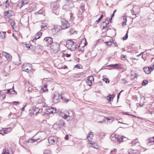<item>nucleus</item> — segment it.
Masks as SVG:
<instances>
[{
    "mask_svg": "<svg viewBox=\"0 0 154 154\" xmlns=\"http://www.w3.org/2000/svg\"><path fill=\"white\" fill-rule=\"evenodd\" d=\"M121 58L122 59L123 58H125L126 57V55H124L122 54L121 55Z\"/></svg>",
    "mask_w": 154,
    "mask_h": 154,
    "instance_id": "nucleus-56",
    "label": "nucleus"
},
{
    "mask_svg": "<svg viewBox=\"0 0 154 154\" xmlns=\"http://www.w3.org/2000/svg\"><path fill=\"white\" fill-rule=\"evenodd\" d=\"M51 51L52 52L55 54L60 51V45L57 43L54 42L52 45L50 47Z\"/></svg>",
    "mask_w": 154,
    "mask_h": 154,
    "instance_id": "nucleus-4",
    "label": "nucleus"
},
{
    "mask_svg": "<svg viewBox=\"0 0 154 154\" xmlns=\"http://www.w3.org/2000/svg\"><path fill=\"white\" fill-rule=\"evenodd\" d=\"M47 26L46 24L45 23H43L41 25V27L42 29L45 28V27L47 28Z\"/></svg>",
    "mask_w": 154,
    "mask_h": 154,
    "instance_id": "nucleus-39",
    "label": "nucleus"
},
{
    "mask_svg": "<svg viewBox=\"0 0 154 154\" xmlns=\"http://www.w3.org/2000/svg\"><path fill=\"white\" fill-rule=\"evenodd\" d=\"M12 150L10 148L5 147L3 150L2 154H13Z\"/></svg>",
    "mask_w": 154,
    "mask_h": 154,
    "instance_id": "nucleus-13",
    "label": "nucleus"
},
{
    "mask_svg": "<svg viewBox=\"0 0 154 154\" xmlns=\"http://www.w3.org/2000/svg\"><path fill=\"white\" fill-rule=\"evenodd\" d=\"M30 112H29L30 115L31 117H34V116H36L38 113H40L42 111V109H39L38 108H35L32 110H30Z\"/></svg>",
    "mask_w": 154,
    "mask_h": 154,
    "instance_id": "nucleus-6",
    "label": "nucleus"
},
{
    "mask_svg": "<svg viewBox=\"0 0 154 154\" xmlns=\"http://www.w3.org/2000/svg\"><path fill=\"white\" fill-rule=\"evenodd\" d=\"M61 96L58 92H56L54 94L53 98V102L54 103H56L58 102Z\"/></svg>",
    "mask_w": 154,
    "mask_h": 154,
    "instance_id": "nucleus-7",
    "label": "nucleus"
},
{
    "mask_svg": "<svg viewBox=\"0 0 154 154\" xmlns=\"http://www.w3.org/2000/svg\"><path fill=\"white\" fill-rule=\"evenodd\" d=\"M136 7H134L133 8V9L131 10V12L132 13V15H136V13L138 12V11H137L136 10Z\"/></svg>",
    "mask_w": 154,
    "mask_h": 154,
    "instance_id": "nucleus-30",
    "label": "nucleus"
},
{
    "mask_svg": "<svg viewBox=\"0 0 154 154\" xmlns=\"http://www.w3.org/2000/svg\"><path fill=\"white\" fill-rule=\"evenodd\" d=\"M143 70L147 74H149L151 72V70H150L148 67L144 68Z\"/></svg>",
    "mask_w": 154,
    "mask_h": 154,
    "instance_id": "nucleus-22",
    "label": "nucleus"
},
{
    "mask_svg": "<svg viewBox=\"0 0 154 154\" xmlns=\"http://www.w3.org/2000/svg\"><path fill=\"white\" fill-rule=\"evenodd\" d=\"M136 76V74H135V73L134 74H131V77L132 78H133V79H134L135 78V76Z\"/></svg>",
    "mask_w": 154,
    "mask_h": 154,
    "instance_id": "nucleus-54",
    "label": "nucleus"
},
{
    "mask_svg": "<svg viewBox=\"0 0 154 154\" xmlns=\"http://www.w3.org/2000/svg\"><path fill=\"white\" fill-rule=\"evenodd\" d=\"M94 143V142H91L90 140V141H88V144L90 145V146H93Z\"/></svg>",
    "mask_w": 154,
    "mask_h": 154,
    "instance_id": "nucleus-50",
    "label": "nucleus"
},
{
    "mask_svg": "<svg viewBox=\"0 0 154 154\" xmlns=\"http://www.w3.org/2000/svg\"><path fill=\"white\" fill-rule=\"evenodd\" d=\"M151 71L154 69V65H151L148 67Z\"/></svg>",
    "mask_w": 154,
    "mask_h": 154,
    "instance_id": "nucleus-43",
    "label": "nucleus"
},
{
    "mask_svg": "<svg viewBox=\"0 0 154 154\" xmlns=\"http://www.w3.org/2000/svg\"><path fill=\"white\" fill-rule=\"evenodd\" d=\"M119 65H120V64H111L110 65V66L111 67H113L114 68L116 69H118L119 67Z\"/></svg>",
    "mask_w": 154,
    "mask_h": 154,
    "instance_id": "nucleus-26",
    "label": "nucleus"
},
{
    "mask_svg": "<svg viewBox=\"0 0 154 154\" xmlns=\"http://www.w3.org/2000/svg\"><path fill=\"white\" fill-rule=\"evenodd\" d=\"M61 116L63 118L65 119H66V118H67L68 116L70 117V116H69V115L68 116L67 115H66V114L63 113H61Z\"/></svg>",
    "mask_w": 154,
    "mask_h": 154,
    "instance_id": "nucleus-35",
    "label": "nucleus"
},
{
    "mask_svg": "<svg viewBox=\"0 0 154 154\" xmlns=\"http://www.w3.org/2000/svg\"><path fill=\"white\" fill-rule=\"evenodd\" d=\"M42 35V33L41 32H39L37 33L35 35V38H33V39L32 40V41L34 42H35V41L36 39L39 38L40 36Z\"/></svg>",
    "mask_w": 154,
    "mask_h": 154,
    "instance_id": "nucleus-16",
    "label": "nucleus"
},
{
    "mask_svg": "<svg viewBox=\"0 0 154 154\" xmlns=\"http://www.w3.org/2000/svg\"><path fill=\"white\" fill-rule=\"evenodd\" d=\"M107 23H106V21H104L102 23V24H103V25H104V24H105V25L103 26L102 29H104L107 27L106 25L107 24H108L109 23V22L108 21H107Z\"/></svg>",
    "mask_w": 154,
    "mask_h": 154,
    "instance_id": "nucleus-33",
    "label": "nucleus"
},
{
    "mask_svg": "<svg viewBox=\"0 0 154 154\" xmlns=\"http://www.w3.org/2000/svg\"><path fill=\"white\" fill-rule=\"evenodd\" d=\"M87 79L92 82L94 80L93 77L92 76H89Z\"/></svg>",
    "mask_w": 154,
    "mask_h": 154,
    "instance_id": "nucleus-47",
    "label": "nucleus"
},
{
    "mask_svg": "<svg viewBox=\"0 0 154 154\" xmlns=\"http://www.w3.org/2000/svg\"><path fill=\"white\" fill-rule=\"evenodd\" d=\"M2 54L6 58L8 62H9L12 60V57L9 54L4 52L2 53Z\"/></svg>",
    "mask_w": 154,
    "mask_h": 154,
    "instance_id": "nucleus-12",
    "label": "nucleus"
},
{
    "mask_svg": "<svg viewBox=\"0 0 154 154\" xmlns=\"http://www.w3.org/2000/svg\"><path fill=\"white\" fill-rule=\"evenodd\" d=\"M62 29V28L60 26L56 25L54 26V28L51 29L52 32L54 34H55L56 32H58Z\"/></svg>",
    "mask_w": 154,
    "mask_h": 154,
    "instance_id": "nucleus-11",
    "label": "nucleus"
},
{
    "mask_svg": "<svg viewBox=\"0 0 154 154\" xmlns=\"http://www.w3.org/2000/svg\"><path fill=\"white\" fill-rule=\"evenodd\" d=\"M9 5V3L8 0H5L4 1H2L0 5V6H2V7H5L7 8Z\"/></svg>",
    "mask_w": 154,
    "mask_h": 154,
    "instance_id": "nucleus-9",
    "label": "nucleus"
},
{
    "mask_svg": "<svg viewBox=\"0 0 154 154\" xmlns=\"http://www.w3.org/2000/svg\"><path fill=\"white\" fill-rule=\"evenodd\" d=\"M81 66L80 65H76L75 66V67L77 68H78L80 69L81 68Z\"/></svg>",
    "mask_w": 154,
    "mask_h": 154,
    "instance_id": "nucleus-59",
    "label": "nucleus"
},
{
    "mask_svg": "<svg viewBox=\"0 0 154 154\" xmlns=\"http://www.w3.org/2000/svg\"><path fill=\"white\" fill-rule=\"evenodd\" d=\"M121 81L122 83H125L126 82V80L125 79H121Z\"/></svg>",
    "mask_w": 154,
    "mask_h": 154,
    "instance_id": "nucleus-48",
    "label": "nucleus"
},
{
    "mask_svg": "<svg viewBox=\"0 0 154 154\" xmlns=\"http://www.w3.org/2000/svg\"><path fill=\"white\" fill-rule=\"evenodd\" d=\"M22 70L23 71L27 72H31L32 68V65L29 63H25L22 66Z\"/></svg>",
    "mask_w": 154,
    "mask_h": 154,
    "instance_id": "nucleus-5",
    "label": "nucleus"
},
{
    "mask_svg": "<svg viewBox=\"0 0 154 154\" xmlns=\"http://www.w3.org/2000/svg\"><path fill=\"white\" fill-rule=\"evenodd\" d=\"M89 146L92 147L96 149H98L99 148V146L98 145L97 143L95 142H94L93 146Z\"/></svg>",
    "mask_w": 154,
    "mask_h": 154,
    "instance_id": "nucleus-31",
    "label": "nucleus"
},
{
    "mask_svg": "<svg viewBox=\"0 0 154 154\" xmlns=\"http://www.w3.org/2000/svg\"><path fill=\"white\" fill-rule=\"evenodd\" d=\"M101 20L100 18H99L98 19L96 20L95 22V23L97 24Z\"/></svg>",
    "mask_w": 154,
    "mask_h": 154,
    "instance_id": "nucleus-53",
    "label": "nucleus"
},
{
    "mask_svg": "<svg viewBox=\"0 0 154 154\" xmlns=\"http://www.w3.org/2000/svg\"><path fill=\"white\" fill-rule=\"evenodd\" d=\"M47 90V86L45 85L44 86V87L43 88H42V89L41 90V92L42 93Z\"/></svg>",
    "mask_w": 154,
    "mask_h": 154,
    "instance_id": "nucleus-34",
    "label": "nucleus"
},
{
    "mask_svg": "<svg viewBox=\"0 0 154 154\" xmlns=\"http://www.w3.org/2000/svg\"><path fill=\"white\" fill-rule=\"evenodd\" d=\"M37 47L38 49L42 50L43 49V47L40 45H38Z\"/></svg>",
    "mask_w": 154,
    "mask_h": 154,
    "instance_id": "nucleus-45",
    "label": "nucleus"
},
{
    "mask_svg": "<svg viewBox=\"0 0 154 154\" xmlns=\"http://www.w3.org/2000/svg\"><path fill=\"white\" fill-rule=\"evenodd\" d=\"M74 18V17H73V14H71L70 15V19L71 20H72Z\"/></svg>",
    "mask_w": 154,
    "mask_h": 154,
    "instance_id": "nucleus-49",
    "label": "nucleus"
},
{
    "mask_svg": "<svg viewBox=\"0 0 154 154\" xmlns=\"http://www.w3.org/2000/svg\"><path fill=\"white\" fill-rule=\"evenodd\" d=\"M128 31H127V33L125 35V36L123 37L122 39L124 40H126L128 37Z\"/></svg>",
    "mask_w": 154,
    "mask_h": 154,
    "instance_id": "nucleus-42",
    "label": "nucleus"
},
{
    "mask_svg": "<svg viewBox=\"0 0 154 154\" xmlns=\"http://www.w3.org/2000/svg\"><path fill=\"white\" fill-rule=\"evenodd\" d=\"M122 25H125L126 24V22L127 21V19L126 17L125 16H123L122 18Z\"/></svg>",
    "mask_w": 154,
    "mask_h": 154,
    "instance_id": "nucleus-21",
    "label": "nucleus"
},
{
    "mask_svg": "<svg viewBox=\"0 0 154 154\" xmlns=\"http://www.w3.org/2000/svg\"><path fill=\"white\" fill-rule=\"evenodd\" d=\"M100 117L101 118H103L104 119L103 121H99V122H98L99 123H103V122L104 121H105L106 120V119H107L108 122H109V123H111L114 120V119L112 118L111 117L110 118H108L107 117H103V116H100Z\"/></svg>",
    "mask_w": 154,
    "mask_h": 154,
    "instance_id": "nucleus-15",
    "label": "nucleus"
},
{
    "mask_svg": "<svg viewBox=\"0 0 154 154\" xmlns=\"http://www.w3.org/2000/svg\"><path fill=\"white\" fill-rule=\"evenodd\" d=\"M2 97V99L4 100L5 98V95L4 93L0 90V97Z\"/></svg>",
    "mask_w": 154,
    "mask_h": 154,
    "instance_id": "nucleus-32",
    "label": "nucleus"
},
{
    "mask_svg": "<svg viewBox=\"0 0 154 154\" xmlns=\"http://www.w3.org/2000/svg\"><path fill=\"white\" fill-rule=\"evenodd\" d=\"M93 134L92 132H90L88 135L87 136V138L88 140V141H90V140H91L93 136Z\"/></svg>",
    "mask_w": 154,
    "mask_h": 154,
    "instance_id": "nucleus-25",
    "label": "nucleus"
},
{
    "mask_svg": "<svg viewBox=\"0 0 154 154\" xmlns=\"http://www.w3.org/2000/svg\"><path fill=\"white\" fill-rule=\"evenodd\" d=\"M144 53V52H141L139 54L137 55V57H139L140 55H142V54H143V53Z\"/></svg>",
    "mask_w": 154,
    "mask_h": 154,
    "instance_id": "nucleus-63",
    "label": "nucleus"
},
{
    "mask_svg": "<svg viewBox=\"0 0 154 154\" xmlns=\"http://www.w3.org/2000/svg\"><path fill=\"white\" fill-rule=\"evenodd\" d=\"M3 130L4 131V133H5V135L7 134L9 132H10L11 129L10 128H3Z\"/></svg>",
    "mask_w": 154,
    "mask_h": 154,
    "instance_id": "nucleus-23",
    "label": "nucleus"
},
{
    "mask_svg": "<svg viewBox=\"0 0 154 154\" xmlns=\"http://www.w3.org/2000/svg\"><path fill=\"white\" fill-rule=\"evenodd\" d=\"M147 142L148 143L154 142V137L148 139L147 140Z\"/></svg>",
    "mask_w": 154,
    "mask_h": 154,
    "instance_id": "nucleus-27",
    "label": "nucleus"
},
{
    "mask_svg": "<svg viewBox=\"0 0 154 154\" xmlns=\"http://www.w3.org/2000/svg\"><path fill=\"white\" fill-rule=\"evenodd\" d=\"M110 154H116V153H114L112 150L110 151Z\"/></svg>",
    "mask_w": 154,
    "mask_h": 154,
    "instance_id": "nucleus-64",
    "label": "nucleus"
},
{
    "mask_svg": "<svg viewBox=\"0 0 154 154\" xmlns=\"http://www.w3.org/2000/svg\"><path fill=\"white\" fill-rule=\"evenodd\" d=\"M150 113L151 114V115L153 116L154 115V109L153 110L151 111V112H150Z\"/></svg>",
    "mask_w": 154,
    "mask_h": 154,
    "instance_id": "nucleus-58",
    "label": "nucleus"
},
{
    "mask_svg": "<svg viewBox=\"0 0 154 154\" xmlns=\"http://www.w3.org/2000/svg\"><path fill=\"white\" fill-rule=\"evenodd\" d=\"M8 21L9 23L11 25L12 29H14L15 26V23L14 20L12 19H9Z\"/></svg>",
    "mask_w": 154,
    "mask_h": 154,
    "instance_id": "nucleus-17",
    "label": "nucleus"
},
{
    "mask_svg": "<svg viewBox=\"0 0 154 154\" xmlns=\"http://www.w3.org/2000/svg\"><path fill=\"white\" fill-rule=\"evenodd\" d=\"M148 83V81L146 80H144L142 82V84L143 85H146Z\"/></svg>",
    "mask_w": 154,
    "mask_h": 154,
    "instance_id": "nucleus-41",
    "label": "nucleus"
},
{
    "mask_svg": "<svg viewBox=\"0 0 154 154\" xmlns=\"http://www.w3.org/2000/svg\"><path fill=\"white\" fill-rule=\"evenodd\" d=\"M61 25L60 26L62 29H64L68 27L69 24L67 21L64 19L61 20Z\"/></svg>",
    "mask_w": 154,
    "mask_h": 154,
    "instance_id": "nucleus-8",
    "label": "nucleus"
},
{
    "mask_svg": "<svg viewBox=\"0 0 154 154\" xmlns=\"http://www.w3.org/2000/svg\"><path fill=\"white\" fill-rule=\"evenodd\" d=\"M0 134H2L3 135H5V133H4L3 129L0 130Z\"/></svg>",
    "mask_w": 154,
    "mask_h": 154,
    "instance_id": "nucleus-52",
    "label": "nucleus"
},
{
    "mask_svg": "<svg viewBox=\"0 0 154 154\" xmlns=\"http://www.w3.org/2000/svg\"><path fill=\"white\" fill-rule=\"evenodd\" d=\"M60 99H62L63 101V102H66L67 103L69 101V99H66V98L65 97H62L61 96Z\"/></svg>",
    "mask_w": 154,
    "mask_h": 154,
    "instance_id": "nucleus-36",
    "label": "nucleus"
},
{
    "mask_svg": "<svg viewBox=\"0 0 154 154\" xmlns=\"http://www.w3.org/2000/svg\"><path fill=\"white\" fill-rule=\"evenodd\" d=\"M56 109H54L52 107H50V108L48 109V112H49V113H53L54 112L53 110H54L55 111Z\"/></svg>",
    "mask_w": 154,
    "mask_h": 154,
    "instance_id": "nucleus-29",
    "label": "nucleus"
},
{
    "mask_svg": "<svg viewBox=\"0 0 154 154\" xmlns=\"http://www.w3.org/2000/svg\"><path fill=\"white\" fill-rule=\"evenodd\" d=\"M57 125L58 128H61L63 127H65L64 121L63 119L60 120L57 122Z\"/></svg>",
    "mask_w": 154,
    "mask_h": 154,
    "instance_id": "nucleus-14",
    "label": "nucleus"
},
{
    "mask_svg": "<svg viewBox=\"0 0 154 154\" xmlns=\"http://www.w3.org/2000/svg\"><path fill=\"white\" fill-rule=\"evenodd\" d=\"M48 140L49 143L51 145H53L55 143H56L57 146L61 145V143L58 140V139L56 137L54 136L50 137L48 138Z\"/></svg>",
    "mask_w": 154,
    "mask_h": 154,
    "instance_id": "nucleus-3",
    "label": "nucleus"
},
{
    "mask_svg": "<svg viewBox=\"0 0 154 154\" xmlns=\"http://www.w3.org/2000/svg\"><path fill=\"white\" fill-rule=\"evenodd\" d=\"M44 41L46 43L47 46H49L53 43V40L51 37H46L44 39Z\"/></svg>",
    "mask_w": 154,
    "mask_h": 154,
    "instance_id": "nucleus-10",
    "label": "nucleus"
},
{
    "mask_svg": "<svg viewBox=\"0 0 154 154\" xmlns=\"http://www.w3.org/2000/svg\"><path fill=\"white\" fill-rule=\"evenodd\" d=\"M78 49L79 51H83L84 50L83 49H82V48H80V47L79 46H78Z\"/></svg>",
    "mask_w": 154,
    "mask_h": 154,
    "instance_id": "nucleus-60",
    "label": "nucleus"
},
{
    "mask_svg": "<svg viewBox=\"0 0 154 154\" xmlns=\"http://www.w3.org/2000/svg\"><path fill=\"white\" fill-rule=\"evenodd\" d=\"M52 4L53 5V10H54L57 9L59 7V5L57 4L56 2H54Z\"/></svg>",
    "mask_w": 154,
    "mask_h": 154,
    "instance_id": "nucleus-19",
    "label": "nucleus"
},
{
    "mask_svg": "<svg viewBox=\"0 0 154 154\" xmlns=\"http://www.w3.org/2000/svg\"><path fill=\"white\" fill-rule=\"evenodd\" d=\"M64 56H65V55H66V57H70L71 56L70 54H64Z\"/></svg>",
    "mask_w": 154,
    "mask_h": 154,
    "instance_id": "nucleus-55",
    "label": "nucleus"
},
{
    "mask_svg": "<svg viewBox=\"0 0 154 154\" xmlns=\"http://www.w3.org/2000/svg\"><path fill=\"white\" fill-rule=\"evenodd\" d=\"M12 12V11L11 10H9L5 13V16H7L8 15V17H9L12 16L11 13Z\"/></svg>",
    "mask_w": 154,
    "mask_h": 154,
    "instance_id": "nucleus-20",
    "label": "nucleus"
},
{
    "mask_svg": "<svg viewBox=\"0 0 154 154\" xmlns=\"http://www.w3.org/2000/svg\"><path fill=\"white\" fill-rule=\"evenodd\" d=\"M92 81H91L90 80H89L88 79H87V80L86 81L88 85L89 86H91V85L92 84Z\"/></svg>",
    "mask_w": 154,
    "mask_h": 154,
    "instance_id": "nucleus-40",
    "label": "nucleus"
},
{
    "mask_svg": "<svg viewBox=\"0 0 154 154\" xmlns=\"http://www.w3.org/2000/svg\"><path fill=\"white\" fill-rule=\"evenodd\" d=\"M29 2V0H22L20 3H19V5H20V4L21 5V7H22L23 5L28 4Z\"/></svg>",
    "mask_w": 154,
    "mask_h": 154,
    "instance_id": "nucleus-18",
    "label": "nucleus"
},
{
    "mask_svg": "<svg viewBox=\"0 0 154 154\" xmlns=\"http://www.w3.org/2000/svg\"><path fill=\"white\" fill-rule=\"evenodd\" d=\"M103 80L106 83H109V80L108 79L104 78L103 79Z\"/></svg>",
    "mask_w": 154,
    "mask_h": 154,
    "instance_id": "nucleus-44",
    "label": "nucleus"
},
{
    "mask_svg": "<svg viewBox=\"0 0 154 154\" xmlns=\"http://www.w3.org/2000/svg\"><path fill=\"white\" fill-rule=\"evenodd\" d=\"M113 97H112V95H109L107 97V100L109 102L111 101Z\"/></svg>",
    "mask_w": 154,
    "mask_h": 154,
    "instance_id": "nucleus-37",
    "label": "nucleus"
},
{
    "mask_svg": "<svg viewBox=\"0 0 154 154\" xmlns=\"http://www.w3.org/2000/svg\"><path fill=\"white\" fill-rule=\"evenodd\" d=\"M113 41L112 39H111V40H110L109 42H104L106 45L107 46H109L111 45L112 44V43H113Z\"/></svg>",
    "mask_w": 154,
    "mask_h": 154,
    "instance_id": "nucleus-28",
    "label": "nucleus"
},
{
    "mask_svg": "<svg viewBox=\"0 0 154 154\" xmlns=\"http://www.w3.org/2000/svg\"><path fill=\"white\" fill-rule=\"evenodd\" d=\"M11 90H12V89H11V88L9 89H8L7 90V93L8 94H10V91Z\"/></svg>",
    "mask_w": 154,
    "mask_h": 154,
    "instance_id": "nucleus-57",
    "label": "nucleus"
},
{
    "mask_svg": "<svg viewBox=\"0 0 154 154\" xmlns=\"http://www.w3.org/2000/svg\"><path fill=\"white\" fill-rule=\"evenodd\" d=\"M64 138L66 140H68L69 137H68V135H66Z\"/></svg>",
    "mask_w": 154,
    "mask_h": 154,
    "instance_id": "nucleus-62",
    "label": "nucleus"
},
{
    "mask_svg": "<svg viewBox=\"0 0 154 154\" xmlns=\"http://www.w3.org/2000/svg\"><path fill=\"white\" fill-rule=\"evenodd\" d=\"M6 32H0V38H5Z\"/></svg>",
    "mask_w": 154,
    "mask_h": 154,
    "instance_id": "nucleus-24",
    "label": "nucleus"
},
{
    "mask_svg": "<svg viewBox=\"0 0 154 154\" xmlns=\"http://www.w3.org/2000/svg\"><path fill=\"white\" fill-rule=\"evenodd\" d=\"M66 47L72 51H75L77 48L76 43L71 40H68L67 41Z\"/></svg>",
    "mask_w": 154,
    "mask_h": 154,
    "instance_id": "nucleus-2",
    "label": "nucleus"
},
{
    "mask_svg": "<svg viewBox=\"0 0 154 154\" xmlns=\"http://www.w3.org/2000/svg\"><path fill=\"white\" fill-rule=\"evenodd\" d=\"M37 140H38V139L35 140H34L33 139H30L28 140V142L32 143L35 142V141H36Z\"/></svg>",
    "mask_w": 154,
    "mask_h": 154,
    "instance_id": "nucleus-38",
    "label": "nucleus"
},
{
    "mask_svg": "<svg viewBox=\"0 0 154 154\" xmlns=\"http://www.w3.org/2000/svg\"><path fill=\"white\" fill-rule=\"evenodd\" d=\"M110 138L113 142H118L119 143L121 142H124V139H127L126 137H123V136L116 135L114 134H113L111 135L110 137Z\"/></svg>",
    "mask_w": 154,
    "mask_h": 154,
    "instance_id": "nucleus-1",
    "label": "nucleus"
},
{
    "mask_svg": "<svg viewBox=\"0 0 154 154\" xmlns=\"http://www.w3.org/2000/svg\"><path fill=\"white\" fill-rule=\"evenodd\" d=\"M75 31H74V30L72 29H70V31L69 32H70V34H73Z\"/></svg>",
    "mask_w": 154,
    "mask_h": 154,
    "instance_id": "nucleus-46",
    "label": "nucleus"
},
{
    "mask_svg": "<svg viewBox=\"0 0 154 154\" xmlns=\"http://www.w3.org/2000/svg\"><path fill=\"white\" fill-rule=\"evenodd\" d=\"M26 106V105L25 104V106H24L21 109V111L22 112L23 111H24V108L25 107V106Z\"/></svg>",
    "mask_w": 154,
    "mask_h": 154,
    "instance_id": "nucleus-61",
    "label": "nucleus"
},
{
    "mask_svg": "<svg viewBox=\"0 0 154 154\" xmlns=\"http://www.w3.org/2000/svg\"><path fill=\"white\" fill-rule=\"evenodd\" d=\"M12 89V90H11L10 91V94H14L15 93L16 94L17 93V92H16L14 90H13V89Z\"/></svg>",
    "mask_w": 154,
    "mask_h": 154,
    "instance_id": "nucleus-51",
    "label": "nucleus"
}]
</instances>
